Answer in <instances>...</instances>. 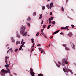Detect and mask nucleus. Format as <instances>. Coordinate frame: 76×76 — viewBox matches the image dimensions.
<instances>
[{
	"instance_id": "1",
	"label": "nucleus",
	"mask_w": 76,
	"mask_h": 76,
	"mask_svg": "<svg viewBox=\"0 0 76 76\" xmlns=\"http://www.w3.org/2000/svg\"><path fill=\"white\" fill-rule=\"evenodd\" d=\"M4 67L6 68V69L7 71L6 70L4 69H2V70H1V75L2 76H4V73H10V69L8 67H9V65H5L4 66Z\"/></svg>"
},
{
	"instance_id": "2",
	"label": "nucleus",
	"mask_w": 76,
	"mask_h": 76,
	"mask_svg": "<svg viewBox=\"0 0 76 76\" xmlns=\"http://www.w3.org/2000/svg\"><path fill=\"white\" fill-rule=\"evenodd\" d=\"M25 28H26V26L22 25L21 26L20 29V34L23 36H25L26 37L27 35V32H25Z\"/></svg>"
},
{
	"instance_id": "3",
	"label": "nucleus",
	"mask_w": 76,
	"mask_h": 76,
	"mask_svg": "<svg viewBox=\"0 0 76 76\" xmlns=\"http://www.w3.org/2000/svg\"><path fill=\"white\" fill-rule=\"evenodd\" d=\"M63 70L65 72V73H66V72H68L69 71L71 73V74H73V72L72 71V70H69V69H64V68H63Z\"/></svg>"
},
{
	"instance_id": "4",
	"label": "nucleus",
	"mask_w": 76,
	"mask_h": 76,
	"mask_svg": "<svg viewBox=\"0 0 76 76\" xmlns=\"http://www.w3.org/2000/svg\"><path fill=\"white\" fill-rule=\"evenodd\" d=\"M30 72L32 76H35V73L34 72L32 68H31L30 69Z\"/></svg>"
},
{
	"instance_id": "5",
	"label": "nucleus",
	"mask_w": 76,
	"mask_h": 76,
	"mask_svg": "<svg viewBox=\"0 0 76 76\" xmlns=\"http://www.w3.org/2000/svg\"><path fill=\"white\" fill-rule=\"evenodd\" d=\"M67 60L64 59L62 61V66H64L65 65V64L66 63V64H68V62H67Z\"/></svg>"
},
{
	"instance_id": "6",
	"label": "nucleus",
	"mask_w": 76,
	"mask_h": 76,
	"mask_svg": "<svg viewBox=\"0 0 76 76\" xmlns=\"http://www.w3.org/2000/svg\"><path fill=\"white\" fill-rule=\"evenodd\" d=\"M53 6H54V5H53V3H51L50 4V6L49 5H47V7L49 9H51V7H52Z\"/></svg>"
},
{
	"instance_id": "7",
	"label": "nucleus",
	"mask_w": 76,
	"mask_h": 76,
	"mask_svg": "<svg viewBox=\"0 0 76 76\" xmlns=\"http://www.w3.org/2000/svg\"><path fill=\"white\" fill-rule=\"evenodd\" d=\"M25 42L23 43L22 45L20 46V48H19V51L21 50V49H22V47L23 46V45H24V44H25Z\"/></svg>"
},
{
	"instance_id": "8",
	"label": "nucleus",
	"mask_w": 76,
	"mask_h": 76,
	"mask_svg": "<svg viewBox=\"0 0 76 76\" xmlns=\"http://www.w3.org/2000/svg\"><path fill=\"white\" fill-rule=\"evenodd\" d=\"M70 44H71V46L72 47V48L75 49V45H74V44L72 42H70Z\"/></svg>"
},
{
	"instance_id": "9",
	"label": "nucleus",
	"mask_w": 76,
	"mask_h": 76,
	"mask_svg": "<svg viewBox=\"0 0 76 76\" xmlns=\"http://www.w3.org/2000/svg\"><path fill=\"white\" fill-rule=\"evenodd\" d=\"M68 36H69V37H71V36H72V35H73V34H72V33L70 32L68 34Z\"/></svg>"
},
{
	"instance_id": "10",
	"label": "nucleus",
	"mask_w": 76,
	"mask_h": 76,
	"mask_svg": "<svg viewBox=\"0 0 76 76\" xmlns=\"http://www.w3.org/2000/svg\"><path fill=\"white\" fill-rule=\"evenodd\" d=\"M68 26H66L65 27H61V29H68Z\"/></svg>"
},
{
	"instance_id": "11",
	"label": "nucleus",
	"mask_w": 76,
	"mask_h": 76,
	"mask_svg": "<svg viewBox=\"0 0 76 76\" xmlns=\"http://www.w3.org/2000/svg\"><path fill=\"white\" fill-rule=\"evenodd\" d=\"M42 14L40 15V17H39V19H41L42 18Z\"/></svg>"
},
{
	"instance_id": "12",
	"label": "nucleus",
	"mask_w": 76,
	"mask_h": 76,
	"mask_svg": "<svg viewBox=\"0 0 76 76\" xmlns=\"http://www.w3.org/2000/svg\"><path fill=\"white\" fill-rule=\"evenodd\" d=\"M27 20L28 21H30L31 20V17H29L28 18Z\"/></svg>"
},
{
	"instance_id": "13",
	"label": "nucleus",
	"mask_w": 76,
	"mask_h": 76,
	"mask_svg": "<svg viewBox=\"0 0 76 76\" xmlns=\"http://www.w3.org/2000/svg\"><path fill=\"white\" fill-rule=\"evenodd\" d=\"M44 75L42 74H38V76H43Z\"/></svg>"
},
{
	"instance_id": "14",
	"label": "nucleus",
	"mask_w": 76,
	"mask_h": 76,
	"mask_svg": "<svg viewBox=\"0 0 76 76\" xmlns=\"http://www.w3.org/2000/svg\"><path fill=\"white\" fill-rule=\"evenodd\" d=\"M17 37L18 38H20V35H19L18 34H17Z\"/></svg>"
},
{
	"instance_id": "15",
	"label": "nucleus",
	"mask_w": 76,
	"mask_h": 76,
	"mask_svg": "<svg viewBox=\"0 0 76 76\" xmlns=\"http://www.w3.org/2000/svg\"><path fill=\"white\" fill-rule=\"evenodd\" d=\"M20 41H17L16 42V45H17V44H20Z\"/></svg>"
},
{
	"instance_id": "16",
	"label": "nucleus",
	"mask_w": 76,
	"mask_h": 76,
	"mask_svg": "<svg viewBox=\"0 0 76 76\" xmlns=\"http://www.w3.org/2000/svg\"><path fill=\"white\" fill-rule=\"evenodd\" d=\"M11 40H12V41L13 42H15V40L13 37H11Z\"/></svg>"
},
{
	"instance_id": "17",
	"label": "nucleus",
	"mask_w": 76,
	"mask_h": 76,
	"mask_svg": "<svg viewBox=\"0 0 76 76\" xmlns=\"http://www.w3.org/2000/svg\"><path fill=\"white\" fill-rule=\"evenodd\" d=\"M51 26V24H50L49 25L47 28V29H49V28H50V26Z\"/></svg>"
},
{
	"instance_id": "18",
	"label": "nucleus",
	"mask_w": 76,
	"mask_h": 76,
	"mask_svg": "<svg viewBox=\"0 0 76 76\" xmlns=\"http://www.w3.org/2000/svg\"><path fill=\"white\" fill-rule=\"evenodd\" d=\"M65 49L67 50V51H68L69 50H70V49L68 48L67 47H66L65 48Z\"/></svg>"
},
{
	"instance_id": "19",
	"label": "nucleus",
	"mask_w": 76,
	"mask_h": 76,
	"mask_svg": "<svg viewBox=\"0 0 76 76\" xmlns=\"http://www.w3.org/2000/svg\"><path fill=\"white\" fill-rule=\"evenodd\" d=\"M39 51H42L43 50V49H42L41 48H39Z\"/></svg>"
},
{
	"instance_id": "20",
	"label": "nucleus",
	"mask_w": 76,
	"mask_h": 76,
	"mask_svg": "<svg viewBox=\"0 0 76 76\" xmlns=\"http://www.w3.org/2000/svg\"><path fill=\"white\" fill-rule=\"evenodd\" d=\"M27 25L28 26H29V27H30V26H31V25H30V24L28 23H27Z\"/></svg>"
},
{
	"instance_id": "21",
	"label": "nucleus",
	"mask_w": 76,
	"mask_h": 76,
	"mask_svg": "<svg viewBox=\"0 0 76 76\" xmlns=\"http://www.w3.org/2000/svg\"><path fill=\"white\" fill-rule=\"evenodd\" d=\"M31 41L32 43H34V39H31Z\"/></svg>"
},
{
	"instance_id": "22",
	"label": "nucleus",
	"mask_w": 76,
	"mask_h": 76,
	"mask_svg": "<svg viewBox=\"0 0 76 76\" xmlns=\"http://www.w3.org/2000/svg\"><path fill=\"white\" fill-rule=\"evenodd\" d=\"M52 23L53 25H55L56 24V22L54 21H52Z\"/></svg>"
},
{
	"instance_id": "23",
	"label": "nucleus",
	"mask_w": 76,
	"mask_h": 76,
	"mask_svg": "<svg viewBox=\"0 0 76 76\" xmlns=\"http://www.w3.org/2000/svg\"><path fill=\"white\" fill-rule=\"evenodd\" d=\"M10 51V52H11V53H12V52H13V50H12V49L11 48L9 49Z\"/></svg>"
},
{
	"instance_id": "24",
	"label": "nucleus",
	"mask_w": 76,
	"mask_h": 76,
	"mask_svg": "<svg viewBox=\"0 0 76 76\" xmlns=\"http://www.w3.org/2000/svg\"><path fill=\"white\" fill-rule=\"evenodd\" d=\"M56 65L58 67H60V65L57 64H56Z\"/></svg>"
},
{
	"instance_id": "25",
	"label": "nucleus",
	"mask_w": 76,
	"mask_h": 76,
	"mask_svg": "<svg viewBox=\"0 0 76 76\" xmlns=\"http://www.w3.org/2000/svg\"><path fill=\"white\" fill-rule=\"evenodd\" d=\"M33 15L34 16H36V12H34L33 13Z\"/></svg>"
},
{
	"instance_id": "26",
	"label": "nucleus",
	"mask_w": 76,
	"mask_h": 76,
	"mask_svg": "<svg viewBox=\"0 0 76 76\" xmlns=\"http://www.w3.org/2000/svg\"><path fill=\"white\" fill-rule=\"evenodd\" d=\"M39 35V33H37L36 34V35L37 36H38Z\"/></svg>"
},
{
	"instance_id": "27",
	"label": "nucleus",
	"mask_w": 76,
	"mask_h": 76,
	"mask_svg": "<svg viewBox=\"0 0 76 76\" xmlns=\"http://www.w3.org/2000/svg\"><path fill=\"white\" fill-rule=\"evenodd\" d=\"M63 46H64V47H65V48H66V44H63Z\"/></svg>"
},
{
	"instance_id": "28",
	"label": "nucleus",
	"mask_w": 76,
	"mask_h": 76,
	"mask_svg": "<svg viewBox=\"0 0 76 76\" xmlns=\"http://www.w3.org/2000/svg\"><path fill=\"white\" fill-rule=\"evenodd\" d=\"M45 9V7L43 6L42 7V10H44Z\"/></svg>"
},
{
	"instance_id": "29",
	"label": "nucleus",
	"mask_w": 76,
	"mask_h": 76,
	"mask_svg": "<svg viewBox=\"0 0 76 76\" xmlns=\"http://www.w3.org/2000/svg\"><path fill=\"white\" fill-rule=\"evenodd\" d=\"M71 26L72 27V28H74L75 27V26H74V25L72 24L71 25Z\"/></svg>"
},
{
	"instance_id": "30",
	"label": "nucleus",
	"mask_w": 76,
	"mask_h": 76,
	"mask_svg": "<svg viewBox=\"0 0 76 76\" xmlns=\"http://www.w3.org/2000/svg\"><path fill=\"white\" fill-rule=\"evenodd\" d=\"M41 34L42 35H43V36L45 35V34H44V33L43 32H42Z\"/></svg>"
},
{
	"instance_id": "31",
	"label": "nucleus",
	"mask_w": 76,
	"mask_h": 76,
	"mask_svg": "<svg viewBox=\"0 0 76 76\" xmlns=\"http://www.w3.org/2000/svg\"><path fill=\"white\" fill-rule=\"evenodd\" d=\"M23 41H24L23 39H22L21 42V44H22V43H23Z\"/></svg>"
},
{
	"instance_id": "32",
	"label": "nucleus",
	"mask_w": 76,
	"mask_h": 76,
	"mask_svg": "<svg viewBox=\"0 0 76 76\" xmlns=\"http://www.w3.org/2000/svg\"><path fill=\"white\" fill-rule=\"evenodd\" d=\"M18 51V49H16L15 50V52H17Z\"/></svg>"
},
{
	"instance_id": "33",
	"label": "nucleus",
	"mask_w": 76,
	"mask_h": 76,
	"mask_svg": "<svg viewBox=\"0 0 76 76\" xmlns=\"http://www.w3.org/2000/svg\"><path fill=\"white\" fill-rule=\"evenodd\" d=\"M56 33L57 34V33H58V32H59V30H57L55 31Z\"/></svg>"
},
{
	"instance_id": "34",
	"label": "nucleus",
	"mask_w": 76,
	"mask_h": 76,
	"mask_svg": "<svg viewBox=\"0 0 76 76\" xmlns=\"http://www.w3.org/2000/svg\"><path fill=\"white\" fill-rule=\"evenodd\" d=\"M46 25H44L43 26V28H45V26H46Z\"/></svg>"
},
{
	"instance_id": "35",
	"label": "nucleus",
	"mask_w": 76,
	"mask_h": 76,
	"mask_svg": "<svg viewBox=\"0 0 76 76\" xmlns=\"http://www.w3.org/2000/svg\"><path fill=\"white\" fill-rule=\"evenodd\" d=\"M60 34L61 35H64V34H63V32H61V33H60Z\"/></svg>"
},
{
	"instance_id": "36",
	"label": "nucleus",
	"mask_w": 76,
	"mask_h": 76,
	"mask_svg": "<svg viewBox=\"0 0 76 76\" xmlns=\"http://www.w3.org/2000/svg\"><path fill=\"white\" fill-rule=\"evenodd\" d=\"M7 58H9V57L6 56L5 57V60H7Z\"/></svg>"
},
{
	"instance_id": "37",
	"label": "nucleus",
	"mask_w": 76,
	"mask_h": 76,
	"mask_svg": "<svg viewBox=\"0 0 76 76\" xmlns=\"http://www.w3.org/2000/svg\"><path fill=\"white\" fill-rule=\"evenodd\" d=\"M43 31H44V29H42L41 30V32H42Z\"/></svg>"
},
{
	"instance_id": "38",
	"label": "nucleus",
	"mask_w": 76,
	"mask_h": 76,
	"mask_svg": "<svg viewBox=\"0 0 76 76\" xmlns=\"http://www.w3.org/2000/svg\"><path fill=\"white\" fill-rule=\"evenodd\" d=\"M5 63L6 64H7V60H5Z\"/></svg>"
},
{
	"instance_id": "39",
	"label": "nucleus",
	"mask_w": 76,
	"mask_h": 76,
	"mask_svg": "<svg viewBox=\"0 0 76 76\" xmlns=\"http://www.w3.org/2000/svg\"><path fill=\"white\" fill-rule=\"evenodd\" d=\"M61 10L62 11H64V9H63V7H62Z\"/></svg>"
},
{
	"instance_id": "40",
	"label": "nucleus",
	"mask_w": 76,
	"mask_h": 76,
	"mask_svg": "<svg viewBox=\"0 0 76 76\" xmlns=\"http://www.w3.org/2000/svg\"><path fill=\"white\" fill-rule=\"evenodd\" d=\"M52 23V22H51V20L49 21V23L50 24V23Z\"/></svg>"
},
{
	"instance_id": "41",
	"label": "nucleus",
	"mask_w": 76,
	"mask_h": 76,
	"mask_svg": "<svg viewBox=\"0 0 76 76\" xmlns=\"http://www.w3.org/2000/svg\"><path fill=\"white\" fill-rule=\"evenodd\" d=\"M44 23V20H42V22H41V24H43V23Z\"/></svg>"
},
{
	"instance_id": "42",
	"label": "nucleus",
	"mask_w": 76,
	"mask_h": 76,
	"mask_svg": "<svg viewBox=\"0 0 76 76\" xmlns=\"http://www.w3.org/2000/svg\"><path fill=\"white\" fill-rule=\"evenodd\" d=\"M44 36L45 38H47V37L45 35Z\"/></svg>"
},
{
	"instance_id": "43",
	"label": "nucleus",
	"mask_w": 76,
	"mask_h": 76,
	"mask_svg": "<svg viewBox=\"0 0 76 76\" xmlns=\"http://www.w3.org/2000/svg\"><path fill=\"white\" fill-rule=\"evenodd\" d=\"M43 54H45V52H44V51H43Z\"/></svg>"
},
{
	"instance_id": "44",
	"label": "nucleus",
	"mask_w": 76,
	"mask_h": 76,
	"mask_svg": "<svg viewBox=\"0 0 76 76\" xmlns=\"http://www.w3.org/2000/svg\"><path fill=\"white\" fill-rule=\"evenodd\" d=\"M41 44H38L37 45V46H41Z\"/></svg>"
},
{
	"instance_id": "45",
	"label": "nucleus",
	"mask_w": 76,
	"mask_h": 76,
	"mask_svg": "<svg viewBox=\"0 0 76 76\" xmlns=\"http://www.w3.org/2000/svg\"><path fill=\"white\" fill-rule=\"evenodd\" d=\"M56 32H54V33H53V35H55V34H56Z\"/></svg>"
},
{
	"instance_id": "46",
	"label": "nucleus",
	"mask_w": 76,
	"mask_h": 76,
	"mask_svg": "<svg viewBox=\"0 0 76 76\" xmlns=\"http://www.w3.org/2000/svg\"><path fill=\"white\" fill-rule=\"evenodd\" d=\"M35 45V43H33V47H34V45Z\"/></svg>"
},
{
	"instance_id": "47",
	"label": "nucleus",
	"mask_w": 76,
	"mask_h": 76,
	"mask_svg": "<svg viewBox=\"0 0 76 76\" xmlns=\"http://www.w3.org/2000/svg\"><path fill=\"white\" fill-rule=\"evenodd\" d=\"M51 20V18H49V21H50V20Z\"/></svg>"
},
{
	"instance_id": "48",
	"label": "nucleus",
	"mask_w": 76,
	"mask_h": 76,
	"mask_svg": "<svg viewBox=\"0 0 76 76\" xmlns=\"http://www.w3.org/2000/svg\"><path fill=\"white\" fill-rule=\"evenodd\" d=\"M43 51H44V50H43L42 51H41V53H43Z\"/></svg>"
},
{
	"instance_id": "49",
	"label": "nucleus",
	"mask_w": 76,
	"mask_h": 76,
	"mask_svg": "<svg viewBox=\"0 0 76 76\" xmlns=\"http://www.w3.org/2000/svg\"><path fill=\"white\" fill-rule=\"evenodd\" d=\"M51 20H53V17H51Z\"/></svg>"
},
{
	"instance_id": "50",
	"label": "nucleus",
	"mask_w": 76,
	"mask_h": 76,
	"mask_svg": "<svg viewBox=\"0 0 76 76\" xmlns=\"http://www.w3.org/2000/svg\"><path fill=\"white\" fill-rule=\"evenodd\" d=\"M58 63L59 64H61V63L60 62H58Z\"/></svg>"
},
{
	"instance_id": "51",
	"label": "nucleus",
	"mask_w": 76,
	"mask_h": 76,
	"mask_svg": "<svg viewBox=\"0 0 76 76\" xmlns=\"http://www.w3.org/2000/svg\"><path fill=\"white\" fill-rule=\"evenodd\" d=\"M69 0H66V3H67L68 2V1Z\"/></svg>"
},
{
	"instance_id": "52",
	"label": "nucleus",
	"mask_w": 76,
	"mask_h": 76,
	"mask_svg": "<svg viewBox=\"0 0 76 76\" xmlns=\"http://www.w3.org/2000/svg\"><path fill=\"white\" fill-rule=\"evenodd\" d=\"M53 36H51L50 38H53Z\"/></svg>"
},
{
	"instance_id": "53",
	"label": "nucleus",
	"mask_w": 76,
	"mask_h": 76,
	"mask_svg": "<svg viewBox=\"0 0 76 76\" xmlns=\"http://www.w3.org/2000/svg\"><path fill=\"white\" fill-rule=\"evenodd\" d=\"M9 50H8L7 52V54H8V53H9Z\"/></svg>"
},
{
	"instance_id": "54",
	"label": "nucleus",
	"mask_w": 76,
	"mask_h": 76,
	"mask_svg": "<svg viewBox=\"0 0 76 76\" xmlns=\"http://www.w3.org/2000/svg\"><path fill=\"white\" fill-rule=\"evenodd\" d=\"M33 50H34V49H32L31 50V52H32V51H33Z\"/></svg>"
},
{
	"instance_id": "55",
	"label": "nucleus",
	"mask_w": 76,
	"mask_h": 76,
	"mask_svg": "<svg viewBox=\"0 0 76 76\" xmlns=\"http://www.w3.org/2000/svg\"><path fill=\"white\" fill-rule=\"evenodd\" d=\"M50 15H52V12H51L50 13Z\"/></svg>"
},
{
	"instance_id": "56",
	"label": "nucleus",
	"mask_w": 76,
	"mask_h": 76,
	"mask_svg": "<svg viewBox=\"0 0 76 76\" xmlns=\"http://www.w3.org/2000/svg\"><path fill=\"white\" fill-rule=\"evenodd\" d=\"M10 62L9 63V65H10Z\"/></svg>"
},
{
	"instance_id": "57",
	"label": "nucleus",
	"mask_w": 76,
	"mask_h": 76,
	"mask_svg": "<svg viewBox=\"0 0 76 76\" xmlns=\"http://www.w3.org/2000/svg\"><path fill=\"white\" fill-rule=\"evenodd\" d=\"M46 47H47V48H48V46H46Z\"/></svg>"
},
{
	"instance_id": "58",
	"label": "nucleus",
	"mask_w": 76,
	"mask_h": 76,
	"mask_svg": "<svg viewBox=\"0 0 76 76\" xmlns=\"http://www.w3.org/2000/svg\"><path fill=\"white\" fill-rule=\"evenodd\" d=\"M48 46L49 47H50V44H49Z\"/></svg>"
},
{
	"instance_id": "59",
	"label": "nucleus",
	"mask_w": 76,
	"mask_h": 76,
	"mask_svg": "<svg viewBox=\"0 0 76 76\" xmlns=\"http://www.w3.org/2000/svg\"><path fill=\"white\" fill-rule=\"evenodd\" d=\"M48 1H50V0H47Z\"/></svg>"
},
{
	"instance_id": "60",
	"label": "nucleus",
	"mask_w": 76,
	"mask_h": 76,
	"mask_svg": "<svg viewBox=\"0 0 76 76\" xmlns=\"http://www.w3.org/2000/svg\"><path fill=\"white\" fill-rule=\"evenodd\" d=\"M53 26H51V27H53Z\"/></svg>"
},
{
	"instance_id": "61",
	"label": "nucleus",
	"mask_w": 76,
	"mask_h": 76,
	"mask_svg": "<svg viewBox=\"0 0 76 76\" xmlns=\"http://www.w3.org/2000/svg\"><path fill=\"white\" fill-rule=\"evenodd\" d=\"M10 76H12V75H10Z\"/></svg>"
},
{
	"instance_id": "62",
	"label": "nucleus",
	"mask_w": 76,
	"mask_h": 76,
	"mask_svg": "<svg viewBox=\"0 0 76 76\" xmlns=\"http://www.w3.org/2000/svg\"><path fill=\"white\" fill-rule=\"evenodd\" d=\"M48 20H47V22H48Z\"/></svg>"
},
{
	"instance_id": "63",
	"label": "nucleus",
	"mask_w": 76,
	"mask_h": 76,
	"mask_svg": "<svg viewBox=\"0 0 76 76\" xmlns=\"http://www.w3.org/2000/svg\"><path fill=\"white\" fill-rule=\"evenodd\" d=\"M48 23V22L47 23Z\"/></svg>"
},
{
	"instance_id": "64",
	"label": "nucleus",
	"mask_w": 76,
	"mask_h": 76,
	"mask_svg": "<svg viewBox=\"0 0 76 76\" xmlns=\"http://www.w3.org/2000/svg\"><path fill=\"white\" fill-rule=\"evenodd\" d=\"M12 66H13V65H12Z\"/></svg>"
}]
</instances>
